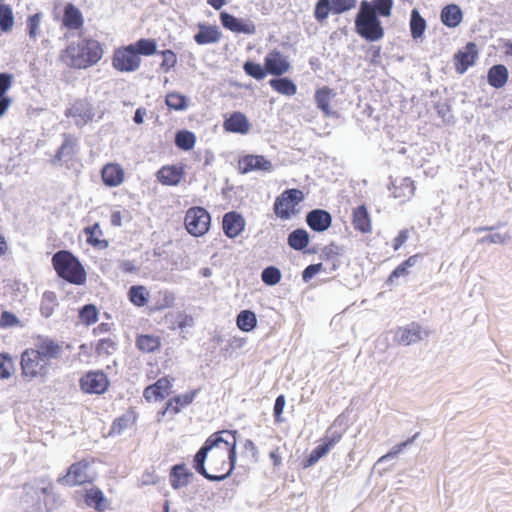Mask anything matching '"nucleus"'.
Listing matches in <instances>:
<instances>
[{
    "mask_svg": "<svg viewBox=\"0 0 512 512\" xmlns=\"http://www.w3.org/2000/svg\"><path fill=\"white\" fill-rule=\"evenodd\" d=\"M237 431L224 430L210 435L193 458V468L205 479L221 482L235 469Z\"/></svg>",
    "mask_w": 512,
    "mask_h": 512,
    "instance_id": "obj_1",
    "label": "nucleus"
},
{
    "mask_svg": "<svg viewBox=\"0 0 512 512\" xmlns=\"http://www.w3.org/2000/svg\"><path fill=\"white\" fill-rule=\"evenodd\" d=\"M103 50L100 43L93 39H81L72 42L60 54V60L75 69H86L100 61Z\"/></svg>",
    "mask_w": 512,
    "mask_h": 512,
    "instance_id": "obj_2",
    "label": "nucleus"
},
{
    "mask_svg": "<svg viewBox=\"0 0 512 512\" xmlns=\"http://www.w3.org/2000/svg\"><path fill=\"white\" fill-rule=\"evenodd\" d=\"M52 264L57 275L74 285L86 282V271L80 261L67 250H60L52 256Z\"/></svg>",
    "mask_w": 512,
    "mask_h": 512,
    "instance_id": "obj_3",
    "label": "nucleus"
},
{
    "mask_svg": "<svg viewBox=\"0 0 512 512\" xmlns=\"http://www.w3.org/2000/svg\"><path fill=\"white\" fill-rule=\"evenodd\" d=\"M354 23L355 32L368 42H377L384 37L381 20L376 15L367 13L364 8L359 7Z\"/></svg>",
    "mask_w": 512,
    "mask_h": 512,
    "instance_id": "obj_4",
    "label": "nucleus"
},
{
    "mask_svg": "<svg viewBox=\"0 0 512 512\" xmlns=\"http://www.w3.org/2000/svg\"><path fill=\"white\" fill-rule=\"evenodd\" d=\"M20 366L22 377L27 381L45 377L48 373V364L33 348H28L22 352Z\"/></svg>",
    "mask_w": 512,
    "mask_h": 512,
    "instance_id": "obj_5",
    "label": "nucleus"
},
{
    "mask_svg": "<svg viewBox=\"0 0 512 512\" xmlns=\"http://www.w3.org/2000/svg\"><path fill=\"white\" fill-rule=\"evenodd\" d=\"M303 199L304 194L301 190L296 188L286 189L276 197L273 206L274 213L281 219H290L294 213L295 207L303 201Z\"/></svg>",
    "mask_w": 512,
    "mask_h": 512,
    "instance_id": "obj_6",
    "label": "nucleus"
},
{
    "mask_svg": "<svg viewBox=\"0 0 512 512\" xmlns=\"http://www.w3.org/2000/svg\"><path fill=\"white\" fill-rule=\"evenodd\" d=\"M184 224L186 230L192 236H203L210 228L211 216L202 207H191L186 212Z\"/></svg>",
    "mask_w": 512,
    "mask_h": 512,
    "instance_id": "obj_7",
    "label": "nucleus"
},
{
    "mask_svg": "<svg viewBox=\"0 0 512 512\" xmlns=\"http://www.w3.org/2000/svg\"><path fill=\"white\" fill-rule=\"evenodd\" d=\"M141 58L136 54V50L129 44L117 48L112 58L113 67L120 72H134L139 69Z\"/></svg>",
    "mask_w": 512,
    "mask_h": 512,
    "instance_id": "obj_8",
    "label": "nucleus"
},
{
    "mask_svg": "<svg viewBox=\"0 0 512 512\" xmlns=\"http://www.w3.org/2000/svg\"><path fill=\"white\" fill-rule=\"evenodd\" d=\"M109 384V379L103 371H89L80 378V387L88 394H103Z\"/></svg>",
    "mask_w": 512,
    "mask_h": 512,
    "instance_id": "obj_9",
    "label": "nucleus"
},
{
    "mask_svg": "<svg viewBox=\"0 0 512 512\" xmlns=\"http://www.w3.org/2000/svg\"><path fill=\"white\" fill-rule=\"evenodd\" d=\"M219 19L221 25L233 33L254 35L256 33V26L250 19L238 18L226 11L220 12Z\"/></svg>",
    "mask_w": 512,
    "mask_h": 512,
    "instance_id": "obj_10",
    "label": "nucleus"
},
{
    "mask_svg": "<svg viewBox=\"0 0 512 512\" xmlns=\"http://www.w3.org/2000/svg\"><path fill=\"white\" fill-rule=\"evenodd\" d=\"M89 464L85 461H80L72 464L65 475L58 478L57 482L64 486H77L90 481V476L87 473Z\"/></svg>",
    "mask_w": 512,
    "mask_h": 512,
    "instance_id": "obj_11",
    "label": "nucleus"
},
{
    "mask_svg": "<svg viewBox=\"0 0 512 512\" xmlns=\"http://www.w3.org/2000/svg\"><path fill=\"white\" fill-rule=\"evenodd\" d=\"M65 115L74 118L77 127H83L93 119L95 114L90 102L85 99H78L70 108L66 109Z\"/></svg>",
    "mask_w": 512,
    "mask_h": 512,
    "instance_id": "obj_12",
    "label": "nucleus"
},
{
    "mask_svg": "<svg viewBox=\"0 0 512 512\" xmlns=\"http://www.w3.org/2000/svg\"><path fill=\"white\" fill-rule=\"evenodd\" d=\"M33 350L49 365L62 354L61 345L49 337L39 336Z\"/></svg>",
    "mask_w": 512,
    "mask_h": 512,
    "instance_id": "obj_13",
    "label": "nucleus"
},
{
    "mask_svg": "<svg viewBox=\"0 0 512 512\" xmlns=\"http://www.w3.org/2000/svg\"><path fill=\"white\" fill-rule=\"evenodd\" d=\"M267 72L275 77L282 76L291 69L288 59L277 49L271 50L264 58Z\"/></svg>",
    "mask_w": 512,
    "mask_h": 512,
    "instance_id": "obj_14",
    "label": "nucleus"
},
{
    "mask_svg": "<svg viewBox=\"0 0 512 512\" xmlns=\"http://www.w3.org/2000/svg\"><path fill=\"white\" fill-rule=\"evenodd\" d=\"M239 170L242 174L252 171L271 172L273 165L263 155H245L239 160Z\"/></svg>",
    "mask_w": 512,
    "mask_h": 512,
    "instance_id": "obj_15",
    "label": "nucleus"
},
{
    "mask_svg": "<svg viewBox=\"0 0 512 512\" xmlns=\"http://www.w3.org/2000/svg\"><path fill=\"white\" fill-rule=\"evenodd\" d=\"M306 223L310 229L322 233L328 230L332 224L331 214L324 209H313L306 214Z\"/></svg>",
    "mask_w": 512,
    "mask_h": 512,
    "instance_id": "obj_16",
    "label": "nucleus"
},
{
    "mask_svg": "<svg viewBox=\"0 0 512 512\" xmlns=\"http://www.w3.org/2000/svg\"><path fill=\"white\" fill-rule=\"evenodd\" d=\"M478 57L477 46L473 42H469L464 47V50L458 51L455 56L456 71L459 74H464L470 66H472Z\"/></svg>",
    "mask_w": 512,
    "mask_h": 512,
    "instance_id": "obj_17",
    "label": "nucleus"
},
{
    "mask_svg": "<svg viewBox=\"0 0 512 512\" xmlns=\"http://www.w3.org/2000/svg\"><path fill=\"white\" fill-rule=\"evenodd\" d=\"M245 224L244 217L236 211L227 212L223 216L222 228L228 238L232 239L240 235L245 228Z\"/></svg>",
    "mask_w": 512,
    "mask_h": 512,
    "instance_id": "obj_18",
    "label": "nucleus"
},
{
    "mask_svg": "<svg viewBox=\"0 0 512 512\" xmlns=\"http://www.w3.org/2000/svg\"><path fill=\"white\" fill-rule=\"evenodd\" d=\"M427 332L424 331L417 323H411L405 327L398 329L396 338L402 345H411L427 337Z\"/></svg>",
    "mask_w": 512,
    "mask_h": 512,
    "instance_id": "obj_19",
    "label": "nucleus"
},
{
    "mask_svg": "<svg viewBox=\"0 0 512 512\" xmlns=\"http://www.w3.org/2000/svg\"><path fill=\"white\" fill-rule=\"evenodd\" d=\"M76 146V137L71 134H63V142L52 159V163L61 165L70 161L76 153Z\"/></svg>",
    "mask_w": 512,
    "mask_h": 512,
    "instance_id": "obj_20",
    "label": "nucleus"
},
{
    "mask_svg": "<svg viewBox=\"0 0 512 512\" xmlns=\"http://www.w3.org/2000/svg\"><path fill=\"white\" fill-rule=\"evenodd\" d=\"M192 477L193 473L186 468V465L184 463H179L171 467L169 482L174 490H178L186 487L190 483Z\"/></svg>",
    "mask_w": 512,
    "mask_h": 512,
    "instance_id": "obj_21",
    "label": "nucleus"
},
{
    "mask_svg": "<svg viewBox=\"0 0 512 512\" xmlns=\"http://www.w3.org/2000/svg\"><path fill=\"white\" fill-rule=\"evenodd\" d=\"M172 387V380L167 377L160 378L153 385L144 390V398L147 401H158L164 399Z\"/></svg>",
    "mask_w": 512,
    "mask_h": 512,
    "instance_id": "obj_22",
    "label": "nucleus"
},
{
    "mask_svg": "<svg viewBox=\"0 0 512 512\" xmlns=\"http://www.w3.org/2000/svg\"><path fill=\"white\" fill-rule=\"evenodd\" d=\"M393 0H363L360 3V8L367 11V13L374 14L376 17H388L391 15L393 8Z\"/></svg>",
    "mask_w": 512,
    "mask_h": 512,
    "instance_id": "obj_23",
    "label": "nucleus"
},
{
    "mask_svg": "<svg viewBox=\"0 0 512 512\" xmlns=\"http://www.w3.org/2000/svg\"><path fill=\"white\" fill-rule=\"evenodd\" d=\"M335 96L336 93L334 90L327 86H324L315 92L314 100L316 105L326 117H333L337 115V112L330 108V102Z\"/></svg>",
    "mask_w": 512,
    "mask_h": 512,
    "instance_id": "obj_24",
    "label": "nucleus"
},
{
    "mask_svg": "<svg viewBox=\"0 0 512 512\" xmlns=\"http://www.w3.org/2000/svg\"><path fill=\"white\" fill-rule=\"evenodd\" d=\"M223 126L226 131L238 134H246L250 129L248 118L238 111L226 118Z\"/></svg>",
    "mask_w": 512,
    "mask_h": 512,
    "instance_id": "obj_25",
    "label": "nucleus"
},
{
    "mask_svg": "<svg viewBox=\"0 0 512 512\" xmlns=\"http://www.w3.org/2000/svg\"><path fill=\"white\" fill-rule=\"evenodd\" d=\"M199 31L194 35V40L199 45L217 43L221 38V31L217 26L198 24Z\"/></svg>",
    "mask_w": 512,
    "mask_h": 512,
    "instance_id": "obj_26",
    "label": "nucleus"
},
{
    "mask_svg": "<svg viewBox=\"0 0 512 512\" xmlns=\"http://www.w3.org/2000/svg\"><path fill=\"white\" fill-rule=\"evenodd\" d=\"M389 190L395 199H399L400 202H406L414 195L415 186L411 178L405 177L401 179L399 184L392 181Z\"/></svg>",
    "mask_w": 512,
    "mask_h": 512,
    "instance_id": "obj_27",
    "label": "nucleus"
},
{
    "mask_svg": "<svg viewBox=\"0 0 512 512\" xmlns=\"http://www.w3.org/2000/svg\"><path fill=\"white\" fill-rule=\"evenodd\" d=\"M101 177L106 186L117 187L124 180V170L119 164H106L101 171Z\"/></svg>",
    "mask_w": 512,
    "mask_h": 512,
    "instance_id": "obj_28",
    "label": "nucleus"
},
{
    "mask_svg": "<svg viewBox=\"0 0 512 512\" xmlns=\"http://www.w3.org/2000/svg\"><path fill=\"white\" fill-rule=\"evenodd\" d=\"M62 23L68 29H80L84 23L82 12L74 4H66L63 11Z\"/></svg>",
    "mask_w": 512,
    "mask_h": 512,
    "instance_id": "obj_29",
    "label": "nucleus"
},
{
    "mask_svg": "<svg viewBox=\"0 0 512 512\" xmlns=\"http://www.w3.org/2000/svg\"><path fill=\"white\" fill-rule=\"evenodd\" d=\"M440 19L446 27L455 28L462 22L463 12L457 4H448L442 8Z\"/></svg>",
    "mask_w": 512,
    "mask_h": 512,
    "instance_id": "obj_30",
    "label": "nucleus"
},
{
    "mask_svg": "<svg viewBox=\"0 0 512 512\" xmlns=\"http://www.w3.org/2000/svg\"><path fill=\"white\" fill-rule=\"evenodd\" d=\"M199 391V389H193L183 395H177L171 398L166 403L165 410L162 413L164 414L165 411H171L173 414L179 413L181 407L188 406L194 401Z\"/></svg>",
    "mask_w": 512,
    "mask_h": 512,
    "instance_id": "obj_31",
    "label": "nucleus"
},
{
    "mask_svg": "<svg viewBox=\"0 0 512 512\" xmlns=\"http://www.w3.org/2000/svg\"><path fill=\"white\" fill-rule=\"evenodd\" d=\"M509 72L502 64L493 65L487 74V81L495 89L504 87L508 81Z\"/></svg>",
    "mask_w": 512,
    "mask_h": 512,
    "instance_id": "obj_32",
    "label": "nucleus"
},
{
    "mask_svg": "<svg viewBox=\"0 0 512 512\" xmlns=\"http://www.w3.org/2000/svg\"><path fill=\"white\" fill-rule=\"evenodd\" d=\"M353 225L362 233L371 231V219L365 205H360L353 210Z\"/></svg>",
    "mask_w": 512,
    "mask_h": 512,
    "instance_id": "obj_33",
    "label": "nucleus"
},
{
    "mask_svg": "<svg viewBox=\"0 0 512 512\" xmlns=\"http://www.w3.org/2000/svg\"><path fill=\"white\" fill-rule=\"evenodd\" d=\"M269 85L277 93L293 96L297 93V85L288 77H275L269 80Z\"/></svg>",
    "mask_w": 512,
    "mask_h": 512,
    "instance_id": "obj_34",
    "label": "nucleus"
},
{
    "mask_svg": "<svg viewBox=\"0 0 512 512\" xmlns=\"http://www.w3.org/2000/svg\"><path fill=\"white\" fill-rule=\"evenodd\" d=\"M309 233L303 228H297L289 233L287 243L296 251H303L309 244Z\"/></svg>",
    "mask_w": 512,
    "mask_h": 512,
    "instance_id": "obj_35",
    "label": "nucleus"
},
{
    "mask_svg": "<svg viewBox=\"0 0 512 512\" xmlns=\"http://www.w3.org/2000/svg\"><path fill=\"white\" fill-rule=\"evenodd\" d=\"M157 178L163 185L174 186L181 181L182 171L176 166H165L158 171Z\"/></svg>",
    "mask_w": 512,
    "mask_h": 512,
    "instance_id": "obj_36",
    "label": "nucleus"
},
{
    "mask_svg": "<svg viewBox=\"0 0 512 512\" xmlns=\"http://www.w3.org/2000/svg\"><path fill=\"white\" fill-rule=\"evenodd\" d=\"M426 20L421 16L418 9L414 8L410 14L409 28L413 39H419L426 30Z\"/></svg>",
    "mask_w": 512,
    "mask_h": 512,
    "instance_id": "obj_37",
    "label": "nucleus"
},
{
    "mask_svg": "<svg viewBox=\"0 0 512 512\" xmlns=\"http://www.w3.org/2000/svg\"><path fill=\"white\" fill-rule=\"evenodd\" d=\"M136 421L133 412H126L122 416L116 418L110 429V435H121L125 430L132 427Z\"/></svg>",
    "mask_w": 512,
    "mask_h": 512,
    "instance_id": "obj_38",
    "label": "nucleus"
},
{
    "mask_svg": "<svg viewBox=\"0 0 512 512\" xmlns=\"http://www.w3.org/2000/svg\"><path fill=\"white\" fill-rule=\"evenodd\" d=\"M128 298L133 305L143 307L148 302L149 292L145 286L133 285L128 290Z\"/></svg>",
    "mask_w": 512,
    "mask_h": 512,
    "instance_id": "obj_39",
    "label": "nucleus"
},
{
    "mask_svg": "<svg viewBox=\"0 0 512 512\" xmlns=\"http://www.w3.org/2000/svg\"><path fill=\"white\" fill-rule=\"evenodd\" d=\"M238 328L243 332H250L257 326L256 314L251 310H242L236 319Z\"/></svg>",
    "mask_w": 512,
    "mask_h": 512,
    "instance_id": "obj_40",
    "label": "nucleus"
},
{
    "mask_svg": "<svg viewBox=\"0 0 512 512\" xmlns=\"http://www.w3.org/2000/svg\"><path fill=\"white\" fill-rule=\"evenodd\" d=\"M160 339L154 335H139L136 339V346L144 353H151L160 347Z\"/></svg>",
    "mask_w": 512,
    "mask_h": 512,
    "instance_id": "obj_41",
    "label": "nucleus"
},
{
    "mask_svg": "<svg viewBox=\"0 0 512 512\" xmlns=\"http://www.w3.org/2000/svg\"><path fill=\"white\" fill-rule=\"evenodd\" d=\"M130 45L136 50V54L139 57L140 55L151 56L157 53V42L151 38H141Z\"/></svg>",
    "mask_w": 512,
    "mask_h": 512,
    "instance_id": "obj_42",
    "label": "nucleus"
},
{
    "mask_svg": "<svg viewBox=\"0 0 512 512\" xmlns=\"http://www.w3.org/2000/svg\"><path fill=\"white\" fill-rule=\"evenodd\" d=\"M14 25V14L12 7L9 4L3 3L0 0V31L9 32Z\"/></svg>",
    "mask_w": 512,
    "mask_h": 512,
    "instance_id": "obj_43",
    "label": "nucleus"
},
{
    "mask_svg": "<svg viewBox=\"0 0 512 512\" xmlns=\"http://www.w3.org/2000/svg\"><path fill=\"white\" fill-rule=\"evenodd\" d=\"M174 142L179 149L189 151L195 146L196 136L189 130H180L176 133Z\"/></svg>",
    "mask_w": 512,
    "mask_h": 512,
    "instance_id": "obj_44",
    "label": "nucleus"
},
{
    "mask_svg": "<svg viewBox=\"0 0 512 512\" xmlns=\"http://www.w3.org/2000/svg\"><path fill=\"white\" fill-rule=\"evenodd\" d=\"M57 305L58 302L56 294L52 291H45L40 304L41 315L45 318H49L53 314Z\"/></svg>",
    "mask_w": 512,
    "mask_h": 512,
    "instance_id": "obj_45",
    "label": "nucleus"
},
{
    "mask_svg": "<svg viewBox=\"0 0 512 512\" xmlns=\"http://www.w3.org/2000/svg\"><path fill=\"white\" fill-rule=\"evenodd\" d=\"M243 71L246 75L258 81L263 80L268 74L265 64L262 66L252 60L244 62Z\"/></svg>",
    "mask_w": 512,
    "mask_h": 512,
    "instance_id": "obj_46",
    "label": "nucleus"
},
{
    "mask_svg": "<svg viewBox=\"0 0 512 512\" xmlns=\"http://www.w3.org/2000/svg\"><path fill=\"white\" fill-rule=\"evenodd\" d=\"M104 500H105L104 494L99 488L93 487L86 491V495H85L86 504L90 507H93L97 511L104 510V508H105L103 505Z\"/></svg>",
    "mask_w": 512,
    "mask_h": 512,
    "instance_id": "obj_47",
    "label": "nucleus"
},
{
    "mask_svg": "<svg viewBox=\"0 0 512 512\" xmlns=\"http://www.w3.org/2000/svg\"><path fill=\"white\" fill-rule=\"evenodd\" d=\"M165 103L169 109L183 111L188 107V98L181 93L171 92L167 94Z\"/></svg>",
    "mask_w": 512,
    "mask_h": 512,
    "instance_id": "obj_48",
    "label": "nucleus"
},
{
    "mask_svg": "<svg viewBox=\"0 0 512 512\" xmlns=\"http://www.w3.org/2000/svg\"><path fill=\"white\" fill-rule=\"evenodd\" d=\"M329 444H319L316 446L310 454L304 459L303 467L308 468L315 465L323 456L329 452Z\"/></svg>",
    "mask_w": 512,
    "mask_h": 512,
    "instance_id": "obj_49",
    "label": "nucleus"
},
{
    "mask_svg": "<svg viewBox=\"0 0 512 512\" xmlns=\"http://www.w3.org/2000/svg\"><path fill=\"white\" fill-rule=\"evenodd\" d=\"M79 318L81 322L90 326L98 320V310L93 304H86L79 310Z\"/></svg>",
    "mask_w": 512,
    "mask_h": 512,
    "instance_id": "obj_50",
    "label": "nucleus"
},
{
    "mask_svg": "<svg viewBox=\"0 0 512 512\" xmlns=\"http://www.w3.org/2000/svg\"><path fill=\"white\" fill-rule=\"evenodd\" d=\"M281 271L275 266H268L262 270L261 280L267 286H275L281 280Z\"/></svg>",
    "mask_w": 512,
    "mask_h": 512,
    "instance_id": "obj_51",
    "label": "nucleus"
},
{
    "mask_svg": "<svg viewBox=\"0 0 512 512\" xmlns=\"http://www.w3.org/2000/svg\"><path fill=\"white\" fill-rule=\"evenodd\" d=\"M330 12L332 13L331 0H317L314 8V17L318 22L322 23L325 21Z\"/></svg>",
    "mask_w": 512,
    "mask_h": 512,
    "instance_id": "obj_52",
    "label": "nucleus"
},
{
    "mask_svg": "<svg viewBox=\"0 0 512 512\" xmlns=\"http://www.w3.org/2000/svg\"><path fill=\"white\" fill-rule=\"evenodd\" d=\"M418 435H419V433H415L414 436H412L408 440L395 445L388 453H386L385 455L380 457L378 459L377 463H383V462H386V461L396 458L403 451L404 448H406L409 444H411L418 437Z\"/></svg>",
    "mask_w": 512,
    "mask_h": 512,
    "instance_id": "obj_53",
    "label": "nucleus"
},
{
    "mask_svg": "<svg viewBox=\"0 0 512 512\" xmlns=\"http://www.w3.org/2000/svg\"><path fill=\"white\" fill-rule=\"evenodd\" d=\"M14 363L11 356L7 353H0V379H8L12 375Z\"/></svg>",
    "mask_w": 512,
    "mask_h": 512,
    "instance_id": "obj_54",
    "label": "nucleus"
},
{
    "mask_svg": "<svg viewBox=\"0 0 512 512\" xmlns=\"http://www.w3.org/2000/svg\"><path fill=\"white\" fill-rule=\"evenodd\" d=\"M117 349L116 342L111 338L100 339L96 345V353L99 356L110 355Z\"/></svg>",
    "mask_w": 512,
    "mask_h": 512,
    "instance_id": "obj_55",
    "label": "nucleus"
},
{
    "mask_svg": "<svg viewBox=\"0 0 512 512\" xmlns=\"http://www.w3.org/2000/svg\"><path fill=\"white\" fill-rule=\"evenodd\" d=\"M159 54L163 58V60H162V62L160 64V69L167 73L176 65V63H177V56L170 49H166V50L160 51Z\"/></svg>",
    "mask_w": 512,
    "mask_h": 512,
    "instance_id": "obj_56",
    "label": "nucleus"
},
{
    "mask_svg": "<svg viewBox=\"0 0 512 512\" xmlns=\"http://www.w3.org/2000/svg\"><path fill=\"white\" fill-rule=\"evenodd\" d=\"M42 16V13H35L27 18V30L30 39L36 40Z\"/></svg>",
    "mask_w": 512,
    "mask_h": 512,
    "instance_id": "obj_57",
    "label": "nucleus"
},
{
    "mask_svg": "<svg viewBox=\"0 0 512 512\" xmlns=\"http://www.w3.org/2000/svg\"><path fill=\"white\" fill-rule=\"evenodd\" d=\"M332 14H342L357 5V0H331Z\"/></svg>",
    "mask_w": 512,
    "mask_h": 512,
    "instance_id": "obj_58",
    "label": "nucleus"
},
{
    "mask_svg": "<svg viewBox=\"0 0 512 512\" xmlns=\"http://www.w3.org/2000/svg\"><path fill=\"white\" fill-rule=\"evenodd\" d=\"M285 403H286V401H285L284 395H279L275 400L274 407H273V414H274L275 421L278 423L283 421L282 413H283V410L285 407Z\"/></svg>",
    "mask_w": 512,
    "mask_h": 512,
    "instance_id": "obj_59",
    "label": "nucleus"
},
{
    "mask_svg": "<svg viewBox=\"0 0 512 512\" xmlns=\"http://www.w3.org/2000/svg\"><path fill=\"white\" fill-rule=\"evenodd\" d=\"M338 246L335 244H330L328 246H325L322 250L321 257L324 261H333L334 259L338 258Z\"/></svg>",
    "mask_w": 512,
    "mask_h": 512,
    "instance_id": "obj_60",
    "label": "nucleus"
},
{
    "mask_svg": "<svg viewBox=\"0 0 512 512\" xmlns=\"http://www.w3.org/2000/svg\"><path fill=\"white\" fill-rule=\"evenodd\" d=\"M19 322L18 318L11 312L3 311L0 316V327H11Z\"/></svg>",
    "mask_w": 512,
    "mask_h": 512,
    "instance_id": "obj_61",
    "label": "nucleus"
},
{
    "mask_svg": "<svg viewBox=\"0 0 512 512\" xmlns=\"http://www.w3.org/2000/svg\"><path fill=\"white\" fill-rule=\"evenodd\" d=\"M99 229V225L95 224L93 226L86 227L84 229L85 234L87 235V242L94 247L99 246L102 242L95 237V231Z\"/></svg>",
    "mask_w": 512,
    "mask_h": 512,
    "instance_id": "obj_62",
    "label": "nucleus"
},
{
    "mask_svg": "<svg viewBox=\"0 0 512 512\" xmlns=\"http://www.w3.org/2000/svg\"><path fill=\"white\" fill-rule=\"evenodd\" d=\"M13 81V76L9 73H0V93L6 95V92L10 89Z\"/></svg>",
    "mask_w": 512,
    "mask_h": 512,
    "instance_id": "obj_63",
    "label": "nucleus"
},
{
    "mask_svg": "<svg viewBox=\"0 0 512 512\" xmlns=\"http://www.w3.org/2000/svg\"><path fill=\"white\" fill-rule=\"evenodd\" d=\"M408 274V270L401 264H399L390 274L387 280V284H393L396 279L406 276Z\"/></svg>",
    "mask_w": 512,
    "mask_h": 512,
    "instance_id": "obj_64",
    "label": "nucleus"
}]
</instances>
